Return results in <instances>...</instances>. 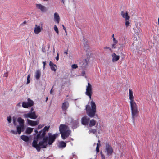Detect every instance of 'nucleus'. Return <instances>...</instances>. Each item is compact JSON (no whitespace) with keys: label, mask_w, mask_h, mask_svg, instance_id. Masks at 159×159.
Returning <instances> with one entry per match:
<instances>
[{"label":"nucleus","mask_w":159,"mask_h":159,"mask_svg":"<svg viewBox=\"0 0 159 159\" xmlns=\"http://www.w3.org/2000/svg\"><path fill=\"white\" fill-rule=\"evenodd\" d=\"M49 127H45L41 131L36 137L34 138L32 143V146L35 148L39 152L41 148H46L48 144L51 145L57 138L58 134L56 133L53 135L51 133L48 134V136L44 137L45 134V132L48 131Z\"/></svg>","instance_id":"1"},{"label":"nucleus","mask_w":159,"mask_h":159,"mask_svg":"<svg viewBox=\"0 0 159 159\" xmlns=\"http://www.w3.org/2000/svg\"><path fill=\"white\" fill-rule=\"evenodd\" d=\"M133 94V92L132 89H129V95L131 111L132 117L133 121L134 122V118L137 116L139 111L138 109V106L134 100V97Z\"/></svg>","instance_id":"2"},{"label":"nucleus","mask_w":159,"mask_h":159,"mask_svg":"<svg viewBox=\"0 0 159 159\" xmlns=\"http://www.w3.org/2000/svg\"><path fill=\"white\" fill-rule=\"evenodd\" d=\"M96 106L95 103L93 100L89 102L86 106L87 114L90 117H93L96 112Z\"/></svg>","instance_id":"3"},{"label":"nucleus","mask_w":159,"mask_h":159,"mask_svg":"<svg viewBox=\"0 0 159 159\" xmlns=\"http://www.w3.org/2000/svg\"><path fill=\"white\" fill-rule=\"evenodd\" d=\"M59 128L63 139H65L68 137L71 132L67 126L65 125L61 124L60 125Z\"/></svg>","instance_id":"4"},{"label":"nucleus","mask_w":159,"mask_h":159,"mask_svg":"<svg viewBox=\"0 0 159 159\" xmlns=\"http://www.w3.org/2000/svg\"><path fill=\"white\" fill-rule=\"evenodd\" d=\"M105 152L107 156H111L112 154L113 150L111 146L106 143L105 146Z\"/></svg>","instance_id":"5"},{"label":"nucleus","mask_w":159,"mask_h":159,"mask_svg":"<svg viewBox=\"0 0 159 159\" xmlns=\"http://www.w3.org/2000/svg\"><path fill=\"white\" fill-rule=\"evenodd\" d=\"M92 93V86L89 83H88L87 85L86 86L85 94L89 97V98L91 99V96Z\"/></svg>","instance_id":"6"},{"label":"nucleus","mask_w":159,"mask_h":159,"mask_svg":"<svg viewBox=\"0 0 159 159\" xmlns=\"http://www.w3.org/2000/svg\"><path fill=\"white\" fill-rule=\"evenodd\" d=\"M32 108L31 109V111L23 115V116L25 118H30L31 119H36L37 116L35 115L34 112H32L33 110Z\"/></svg>","instance_id":"7"},{"label":"nucleus","mask_w":159,"mask_h":159,"mask_svg":"<svg viewBox=\"0 0 159 159\" xmlns=\"http://www.w3.org/2000/svg\"><path fill=\"white\" fill-rule=\"evenodd\" d=\"M36 7L38 9L40 10L42 12H44L47 11L46 7L41 4H36Z\"/></svg>","instance_id":"8"},{"label":"nucleus","mask_w":159,"mask_h":159,"mask_svg":"<svg viewBox=\"0 0 159 159\" xmlns=\"http://www.w3.org/2000/svg\"><path fill=\"white\" fill-rule=\"evenodd\" d=\"M43 30V27L40 25H35L34 28V32L35 34H37L39 33Z\"/></svg>","instance_id":"9"},{"label":"nucleus","mask_w":159,"mask_h":159,"mask_svg":"<svg viewBox=\"0 0 159 159\" xmlns=\"http://www.w3.org/2000/svg\"><path fill=\"white\" fill-rule=\"evenodd\" d=\"M27 124L31 126H34L38 125L39 123V121H33L27 119Z\"/></svg>","instance_id":"10"},{"label":"nucleus","mask_w":159,"mask_h":159,"mask_svg":"<svg viewBox=\"0 0 159 159\" xmlns=\"http://www.w3.org/2000/svg\"><path fill=\"white\" fill-rule=\"evenodd\" d=\"M121 15L123 18L125 19V20H127L129 19L130 16L128 15L127 12H124L122 11L121 12Z\"/></svg>","instance_id":"11"},{"label":"nucleus","mask_w":159,"mask_h":159,"mask_svg":"<svg viewBox=\"0 0 159 159\" xmlns=\"http://www.w3.org/2000/svg\"><path fill=\"white\" fill-rule=\"evenodd\" d=\"M54 21L56 22L57 23L59 24L60 19L58 14L57 12L54 13Z\"/></svg>","instance_id":"12"},{"label":"nucleus","mask_w":159,"mask_h":159,"mask_svg":"<svg viewBox=\"0 0 159 159\" xmlns=\"http://www.w3.org/2000/svg\"><path fill=\"white\" fill-rule=\"evenodd\" d=\"M138 24H139V26L141 25V24L140 23H137L136 24V28L134 29L135 34L138 35H139L141 34V31L138 27Z\"/></svg>","instance_id":"13"},{"label":"nucleus","mask_w":159,"mask_h":159,"mask_svg":"<svg viewBox=\"0 0 159 159\" xmlns=\"http://www.w3.org/2000/svg\"><path fill=\"white\" fill-rule=\"evenodd\" d=\"M24 124L19 125V126L17 127V132L18 134H21V131L24 129Z\"/></svg>","instance_id":"14"},{"label":"nucleus","mask_w":159,"mask_h":159,"mask_svg":"<svg viewBox=\"0 0 159 159\" xmlns=\"http://www.w3.org/2000/svg\"><path fill=\"white\" fill-rule=\"evenodd\" d=\"M89 120V119L87 117H83L81 119L82 123L84 125H86L88 123Z\"/></svg>","instance_id":"15"},{"label":"nucleus","mask_w":159,"mask_h":159,"mask_svg":"<svg viewBox=\"0 0 159 159\" xmlns=\"http://www.w3.org/2000/svg\"><path fill=\"white\" fill-rule=\"evenodd\" d=\"M112 61L113 62L117 61L120 58V56L119 55H116L115 53L112 54Z\"/></svg>","instance_id":"16"},{"label":"nucleus","mask_w":159,"mask_h":159,"mask_svg":"<svg viewBox=\"0 0 159 159\" xmlns=\"http://www.w3.org/2000/svg\"><path fill=\"white\" fill-rule=\"evenodd\" d=\"M41 75V71L40 70H37L35 72V79L38 80H39Z\"/></svg>","instance_id":"17"},{"label":"nucleus","mask_w":159,"mask_h":159,"mask_svg":"<svg viewBox=\"0 0 159 159\" xmlns=\"http://www.w3.org/2000/svg\"><path fill=\"white\" fill-rule=\"evenodd\" d=\"M69 104L68 102L66 101L62 103V109L63 110H66L69 107Z\"/></svg>","instance_id":"18"},{"label":"nucleus","mask_w":159,"mask_h":159,"mask_svg":"<svg viewBox=\"0 0 159 159\" xmlns=\"http://www.w3.org/2000/svg\"><path fill=\"white\" fill-rule=\"evenodd\" d=\"M72 127L73 129L76 128L79 124V120H77L72 122Z\"/></svg>","instance_id":"19"},{"label":"nucleus","mask_w":159,"mask_h":159,"mask_svg":"<svg viewBox=\"0 0 159 159\" xmlns=\"http://www.w3.org/2000/svg\"><path fill=\"white\" fill-rule=\"evenodd\" d=\"M66 143L63 141H61L59 142L58 146L59 148H63L66 146Z\"/></svg>","instance_id":"20"},{"label":"nucleus","mask_w":159,"mask_h":159,"mask_svg":"<svg viewBox=\"0 0 159 159\" xmlns=\"http://www.w3.org/2000/svg\"><path fill=\"white\" fill-rule=\"evenodd\" d=\"M49 65L52 70L55 72L56 70V65L51 61L49 62Z\"/></svg>","instance_id":"21"},{"label":"nucleus","mask_w":159,"mask_h":159,"mask_svg":"<svg viewBox=\"0 0 159 159\" xmlns=\"http://www.w3.org/2000/svg\"><path fill=\"white\" fill-rule=\"evenodd\" d=\"M34 128L30 127H27L25 130L26 134H30L33 131Z\"/></svg>","instance_id":"22"},{"label":"nucleus","mask_w":159,"mask_h":159,"mask_svg":"<svg viewBox=\"0 0 159 159\" xmlns=\"http://www.w3.org/2000/svg\"><path fill=\"white\" fill-rule=\"evenodd\" d=\"M95 124L96 121L93 119H92L90 120L89 126V127H92V126L95 125Z\"/></svg>","instance_id":"23"},{"label":"nucleus","mask_w":159,"mask_h":159,"mask_svg":"<svg viewBox=\"0 0 159 159\" xmlns=\"http://www.w3.org/2000/svg\"><path fill=\"white\" fill-rule=\"evenodd\" d=\"M21 139L24 141L28 142L29 140V138L28 136L23 135L21 136Z\"/></svg>","instance_id":"24"},{"label":"nucleus","mask_w":159,"mask_h":159,"mask_svg":"<svg viewBox=\"0 0 159 159\" xmlns=\"http://www.w3.org/2000/svg\"><path fill=\"white\" fill-rule=\"evenodd\" d=\"M125 25L126 27H128L130 26L131 23L129 19L127 20H125Z\"/></svg>","instance_id":"25"},{"label":"nucleus","mask_w":159,"mask_h":159,"mask_svg":"<svg viewBox=\"0 0 159 159\" xmlns=\"http://www.w3.org/2000/svg\"><path fill=\"white\" fill-rule=\"evenodd\" d=\"M17 121L19 123V125L23 124L24 120L20 117H19L17 119Z\"/></svg>","instance_id":"26"},{"label":"nucleus","mask_w":159,"mask_h":159,"mask_svg":"<svg viewBox=\"0 0 159 159\" xmlns=\"http://www.w3.org/2000/svg\"><path fill=\"white\" fill-rule=\"evenodd\" d=\"M97 132V130L95 129H90L89 132V134H91V133H93V134H95V133H96Z\"/></svg>","instance_id":"27"},{"label":"nucleus","mask_w":159,"mask_h":159,"mask_svg":"<svg viewBox=\"0 0 159 159\" xmlns=\"http://www.w3.org/2000/svg\"><path fill=\"white\" fill-rule=\"evenodd\" d=\"M22 107L25 108H27L29 107H30L29 106V105L27 103H26L25 102H23L22 104Z\"/></svg>","instance_id":"28"},{"label":"nucleus","mask_w":159,"mask_h":159,"mask_svg":"<svg viewBox=\"0 0 159 159\" xmlns=\"http://www.w3.org/2000/svg\"><path fill=\"white\" fill-rule=\"evenodd\" d=\"M29 106L30 107L32 106L33 104V102L32 101L30 100V99H28V102H27Z\"/></svg>","instance_id":"29"},{"label":"nucleus","mask_w":159,"mask_h":159,"mask_svg":"<svg viewBox=\"0 0 159 159\" xmlns=\"http://www.w3.org/2000/svg\"><path fill=\"white\" fill-rule=\"evenodd\" d=\"M100 141L99 140L98 141V143L97 144V147L96 148V150L97 152H98L99 151V146H100Z\"/></svg>","instance_id":"30"},{"label":"nucleus","mask_w":159,"mask_h":159,"mask_svg":"<svg viewBox=\"0 0 159 159\" xmlns=\"http://www.w3.org/2000/svg\"><path fill=\"white\" fill-rule=\"evenodd\" d=\"M54 29L56 32L57 33V34H59V30L57 27L56 25H55L54 26Z\"/></svg>","instance_id":"31"},{"label":"nucleus","mask_w":159,"mask_h":159,"mask_svg":"<svg viewBox=\"0 0 159 159\" xmlns=\"http://www.w3.org/2000/svg\"><path fill=\"white\" fill-rule=\"evenodd\" d=\"M7 120L8 122L9 123H10L11 122L12 120H11V116H9L7 118Z\"/></svg>","instance_id":"32"},{"label":"nucleus","mask_w":159,"mask_h":159,"mask_svg":"<svg viewBox=\"0 0 159 159\" xmlns=\"http://www.w3.org/2000/svg\"><path fill=\"white\" fill-rule=\"evenodd\" d=\"M30 75H28L27 77V84H28L30 82Z\"/></svg>","instance_id":"33"},{"label":"nucleus","mask_w":159,"mask_h":159,"mask_svg":"<svg viewBox=\"0 0 159 159\" xmlns=\"http://www.w3.org/2000/svg\"><path fill=\"white\" fill-rule=\"evenodd\" d=\"M71 67L72 68L75 69L78 67V66L77 64H74L72 65L71 66Z\"/></svg>","instance_id":"34"},{"label":"nucleus","mask_w":159,"mask_h":159,"mask_svg":"<svg viewBox=\"0 0 159 159\" xmlns=\"http://www.w3.org/2000/svg\"><path fill=\"white\" fill-rule=\"evenodd\" d=\"M10 133H12L13 134H17V131H15L13 130H11L10 131Z\"/></svg>","instance_id":"35"},{"label":"nucleus","mask_w":159,"mask_h":159,"mask_svg":"<svg viewBox=\"0 0 159 159\" xmlns=\"http://www.w3.org/2000/svg\"><path fill=\"white\" fill-rule=\"evenodd\" d=\"M113 43L115 44H117L118 43V41L115 38H113Z\"/></svg>","instance_id":"36"},{"label":"nucleus","mask_w":159,"mask_h":159,"mask_svg":"<svg viewBox=\"0 0 159 159\" xmlns=\"http://www.w3.org/2000/svg\"><path fill=\"white\" fill-rule=\"evenodd\" d=\"M59 53L57 52V57H56V60L57 61H58L59 60Z\"/></svg>","instance_id":"37"},{"label":"nucleus","mask_w":159,"mask_h":159,"mask_svg":"<svg viewBox=\"0 0 159 159\" xmlns=\"http://www.w3.org/2000/svg\"><path fill=\"white\" fill-rule=\"evenodd\" d=\"M44 126V125H39L38 126V128L41 129Z\"/></svg>","instance_id":"38"},{"label":"nucleus","mask_w":159,"mask_h":159,"mask_svg":"<svg viewBox=\"0 0 159 159\" xmlns=\"http://www.w3.org/2000/svg\"><path fill=\"white\" fill-rule=\"evenodd\" d=\"M102 159H105V157L104 155L102 153H101Z\"/></svg>","instance_id":"39"},{"label":"nucleus","mask_w":159,"mask_h":159,"mask_svg":"<svg viewBox=\"0 0 159 159\" xmlns=\"http://www.w3.org/2000/svg\"><path fill=\"white\" fill-rule=\"evenodd\" d=\"M116 44H115V43H114L112 45V48H115L116 47Z\"/></svg>","instance_id":"40"},{"label":"nucleus","mask_w":159,"mask_h":159,"mask_svg":"<svg viewBox=\"0 0 159 159\" xmlns=\"http://www.w3.org/2000/svg\"><path fill=\"white\" fill-rule=\"evenodd\" d=\"M104 49H108L110 51H111V48H109L108 47H104Z\"/></svg>","instance_id":"41"},{"label":"nucleus","mask_w":159,"mask_h":159,"mask_svg":"<svg viewBox=\"0 0 159 159\" xmlns=\"http://www.w3.org/2000/svg\"><path fill=\"white\" fill-rule=\"evenodd\" d=\"M53 88V87H52V88L51 89L50 92V94H52L53 92V90H52V89Z\"/></svg>","instance_id":"42"},{"label":"nucleus","mask_w":159,"mask_h":159,"mask_svg":"<svg viewBox=\"0 0 159 159\" xmlns=\"http://www.w3.org/2000/svg\"><path fill=\"white\" fill-rule=\"evenodd\" d=\"M43 69H45V67L46 65V62L44 61L43 62Z\"/></svg>","instance_id":"43"},{"label":"nucleus","mask_w":159,"mask_h":159,"mask_svg":"<svg viewBox=\"0 0 159 159\" xmlns=\"http://www.w3.org/2000/svg\"><path fill=\"white\" fill-rule=\"evenodd\" d=\"M82 75L83 76H84L85 75V72L84 71H83L82 72Z\"/></svg>","instance_id":"44"},{"label":"nucleus","mask_w":159,"mask_h":159,"mask_svg":"<svg viewBox=\"0 0 159 159\" xmlns=\"http://www.w3.org/2000/svg\"><path fill=\"white\" fill-rule=\"evenodd\" d=\"M4 76H5L6 77H7V73H4Z\"/></svg>","instance_id":"45"},{"label":"nucleus","mask_w":159,"mask_h":159,"mask_svg":"<svg viewBox=\"0 0 159 159\" xmlns=\"http://www.w3.org/2000/svg\"><path fill=\"white\" fill-rule=\"evenodd\" d=\"M60 0L61 1V2L64 4H65V2H64V0Z\"/></svg>","instance_id":"46"},{"label":"nucleus","mask_w":159,"mask_h":159,"mask_svg":"<svg viewBox=\"0 0 159 159\" xmlns=\"http://www.w3.org/2000/svg\"><path fill=\"white\" fill-rule=\"evenodd\" d=\"M17 107H20L21 106V104L20 103H18L17 105Z\"/></svg>","instance_id":"47"},{"label":"nucleus","mask_w":159,"mask_h":159,"mask_svg":"<svg viewBox=\"0 0 159 159\" xmlns=\"http://www.w3.org/2000/svg\"><path fill=\"white\" fill-rule=\"evenodd\" d=\"M34 131L35 132L36 134H37L38 133V131L36 129H35Z\"/></svg>","instance_id":"48"},{"label":"nucleus","mask_w":159,"mask_h":159,"mask_svg":"<svg viewBox=\"0 0 159 159\" xmlns=\"http://www.w3.org/2000/svg\"><path fill=\"white\" fill-rule=\"evenodd\" d=\"M64 53L65 54H68L67 51H65Z\"/></svg>","instance_id":"49"},{"label":"nucleus","mask_w":159,"mask_h":159,"mask_svg":"<svg viewBox=\"0 0 159 159\" xmlns=\"http://www.w3.org/2000/svg\"><path fill=\"white\" fill-rule=\"evenodd\" d=\"M26 23V21H24L22 24H25Z\"/></svg>","instance_id":"50"},{"label":"nucleus","mask_w":159,"mask_h":159,"mask_svg":"<svg viewBox=\"0 0 159 159\" xmlns=\"http://www.w3.org/2000/svg\"><path fill=\"white\" fill-rule=\"evenodd\" d=\"M114 36V34H113L112 35V37L113 38H113H115Z\"/></svg>","instance_id":"51"},{"label":"nucleus","mask_w":159,"mask_h":159,"mask_svg":"<svg viewBox=\"0 0 159 159\" xmlns=\"http://www.w3.org/2000/svg\"><path fill=\"white\" fill-rule=\"evenodd\" d=\"M62 27H63V29H64V28H66L64 27V25H62Z\"/></svg>","instance_id":"52"},{"label":"nucleus","mask_w":159,"mask_h":159,"mask_svg":"<svg viewBox=\"0 0 159 159\" xmlns=\"http://www.w3.org/2000/svg\"><path fill=\"white\" fill-rule=\"evenodd\" d=\"M13 122L14 124H15V120H13Z\"/></svg>","instance_id":"53"},{"label":"nucleus","mask_w":159,"mask_h":159,"mask_svg":"<svg viewBox=\"0 0 159 159\" xmlns=\"http://www.w3.org/2000/svg\"><path fill=\"white\" fill-rule=\"evenodd\" d=\"M48 97H46V101H47L48 100Z\"/></svg>","instance_id":"54"},{"label":"nucleus","mask_w":159,"mask_h":159,"mask_svg":"<svg viewBox=\"0 0 159 159\" xmlns=\"http://www.w3.org/2000/svg\"><path fill=\"white\" fill-rule=\"evenodd\" d=\"M64 30H65V31H66V28H64Z\"/></svg>","instance_id":"55"},{"label":"nucleus","mask_w":159,"mask_h":159,"mask_svg":"<svg viewBox=\"0 0 159 159\" xmlns=\"http://www.w3.org/2000/svg\"><path fill=\"white\" fill-rule=\"evenodd\" d=\"M65 33H66V35H67V31H65Z\"/></svg>","instance_id":"56"},{"label":"nucleus","mask_w":159,"mask_h":159,"mask_svg":"<svg viewBox=\"0 0 159 159\" xmlns=\"http://www.w3.org/2000/svg\"><path fill=\"white\" fill-rule=\"evenodd\" d=\"M71 140H73V139H71Z\"/></svg>","instance_id":"57"}]
</instances>
